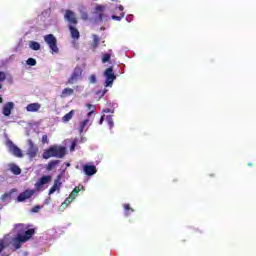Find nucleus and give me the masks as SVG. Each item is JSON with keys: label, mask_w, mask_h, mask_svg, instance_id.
I'll return each mask as SVG.
<instances>
[{"label": "nucleus", "mask_w": 256, "mask_h": 256, "mask_svg": "<svg viewBox=\"0 0 256 256\" xmlns=\"http://www.w3.org/2000/svg\"><path fill=\"white\" fill-rule=\"evenodd\" d=\"M42 143H43V145L49 143V138L47 137V134H44L42 136Z\"/></svg>", "instance_id": "obj_37"}, {"label": "nucleus", "mask_w": 256, "mask_h": 256, "mask_svg": "<svg viewBox=\"0 0 256 256\" xmlns=\"http://www.w3.org/2000/svg\"><path fill=\"white\" fill-rule=\"evenodd\" d=\"M93 113H95V110L90 111V112L88 113V117L91 116V115H93Z\"/></svg>", "instance_id": "obj_42"}, {"label": "nucleus", "mask_w": 256, "mask_h": 256, "mask_svg": "<svg viewBox=\"0 0 256 256\" xmlns=\"http://www.w3.org/2000/svg\"><path fill=\"white\" fill-rule=\"evenodd\" d=\"M35 195V190H25L24 192L20 193L17 197L18 203H23L26 199H31Z\"/></svg>", "instance_id": "obj_8"}, {"label": "nucleus", "mask_w": 256, "mask_h": 256, "mask_svg": "<svg viewBox=\"0 0 256 256\" xmlns=\"http://www.w3.org/2000/svg\"><path fill=\"white\" fill-rule=\"evenodd\" d=\"M75 94V90L73 88H64L60 94L61 99H65L67 97H71V95Z\"/></svg>", "instance_id": "obj_17"}, {"label": "nucleus", "mask_w": 256, "mask_h": 256, "mask_svg": "<svg viewBox=\"0 0 256 256\" xmlns=\"http://www.w3.org/2000/svg\"><path fill=\"white\" fill-rule=\"evenodd\" d=\"M105 93H106V91H103V92H102V96L105 95Z\"/></svg>", "instance_id": "obj_48"}, {"label": "nucleus", "mask_w": 256, "mask_h": 256, "mask_svg": "<svg viewBox=\"0 0 256 256\" xmlns=\"http://www.w3.org/2000/svg\"><path fill=\"white\" fill-rule=\"evenodd\" d=\"M6 145L8 147V151L14 155V157L22 158L23 157V151L13 143V141L8 140L6 142Z\"/></svg>", "instance_id": "obj_5"}, {"label": "nucleus", "mask_w": 256, "mask_h": 256, "mask_svg": "<svg viewBox=\"0 0 256 256\" xmlns=\"http://www.w3.org/2000/svg\"><path fill=\"white\" fill-rule=\"evenodd\" d=\"M105 113H111V110L110 109H106Z\"/></svg>", "instance_id": "obj_43"}, {"label": "nucleus", "mask_w": 256, "mask_h": 256, "mask_svg": "<svg viewBox=\"0 0 256 256\" xmlns=\"http://www.w3.org/2000/svg\"><path fill=\"white\" fill-rule=\"evenodd\" d=\"M99 36H97V35H94L93 36V43H92V47L94 48V49H97L98 47H99Z\"/></svg>", "instance_id": "obj_27"}, {"label": "nucleus", "mask_w": 256, "mask_h": 256, "mask_svg": "<svg viewBox=\"0 0 256 256\" xmlns=\"http://www.w3.org/2000/svg\"><path fill=\"white\" fill-rule=\"evenodd\" d=\"M14 107H15V104L13 102L6 103L2 109V113H3L4 117H9V115H11V111H13Z\"/></svg>", "instance_id": "obj_11"}, {"label": "nucleus", "mask_w": 256, "mask_h": 256, "mask_svg": "<svg viewBox=\"0 0 256 256\" xmlns=\"http://www.w3.org/2000/svg\"><path fill=\"white\" fill-rule=\"evenodd\" d=\"M87 125H89V119H85L84 121L80 122V126H79L80 135L83 134V131H85V127H87Z\"/></svg>", "instance_id": "obj_25"}, {"label": "nucleus", "mask_w": 256, "mask_h": 256, "mask_svg": "<svg viewBox=\"0 0 256 256\" xmlns=\"http://www.w3.org/2000/svg\"><path fill=\"white\" fill-rule=\"evenodd\" d=\"M18 227H23V224H18Z\"/></svg>", "instance_id": "obj_47"}, {"label": "nucleus", "mask_w": 256, "mask_h": 256, "mask_svg": "<svg viewBox=\"0 0 256 256\" xmlns=\"http://www.w3.org/2000/svg\"><path fill=\"white\" fill-rule=\"evenodd\" d=\"M41 206L37 205L31 209V213H39Z\"/></svg>", "instance_id": "obj_36"}, {"label": "nucleus", "mask_w": 256, "mask_h": 256, "mask_svg": "<svg viewBox=\"0 0 256 256\" xmlns=\"http://www.w3.org/2000/svg\"><path fill=\"white\" fill-rule=\"evenodd\" d=\"M39 109H41V104L39 103H30L26 106V111H28V113H37Z\"/></svg>", "instance_id": "obj_15"}, {"label": "nucleus", "mask_w": 256, "mask_h": 256, "mask_svg": "<svg viewBox=\"0 0 256 256\" xmlns=\"http://www.w3.org/2000/svg\"><path fill=\"white\" fill-rule=\"evenodd\" d=\"M35 233V228H30L25 232V235H21V238L23 239V241H29L31 239V237H33Z\"/></svg>", "instance_id": "obj_18"}, {"label": "nucleus", "mask_w": 256, "mask_h": 256, "mask_svg": "<svg viewBox=\"0 0 256 256\" xmlns=\"http://www.w3.org/2000/svg\"><path fill=\"white\" fill-rule=\"evenodd\" d=\"M106 121H107V123H108L110 129H113V127H114L113 115H108V116L106 117Z\"/></svg>", "instance_id": "obj_28"}, {"label": "nucleus", "mask_w": 256, "mask_h": 256, "mask_svg": "<svg viewBox=\"0 0 256 256\" xmlns=\"http://www.w3.org/2000/svg\"><path fill=\"white\" fill-rule=\"evenodd\" d=\"M68 29L70 31L72 39H79L81 37V34L79 33V30L77 29V26L68 25Z\"/></svg>", "instance_id": "obj_14"}, {"label": "nucleus", "mask_w": 256, "mask_h": 256, "mask_svg": "<svg viewBox=\"0 0 256 256\" xmlns=\"http://www.w3.org/2000/svg\"><path fill=\"white\" fill-rule=\"evenodd\" d=\"M75 147H77V142L73 141L71 146H70V151H75Z\"/></svg>", "instance_id": "obj_38"}, {"label": "nucleus", "mask_w": 256, "mask_h": 256, "mask_svg": "<svg viewBox=\"0 0 256 256\" xmlns=\"http://www.w3.org/2000/svg\"><path fill=\"white\" fill-rule=\"evenodd\" d=\"M110 60H111V54H109V53L103 54L102 63H108V61H110Z\"/></svg>", "instance_id": "obj_30"}, {"label": "nucleus", "mask_w": 256, "mask_h": 256, "mask_svg": "<svg viewBox=\"0 0 256 256\" xmlns=\"http://www.w3.org/2000/svg\"><path fill=\"white\" fill-rule=\"evenodd\" d=\"M7 248V243H5L4 239H0V253H3V250Z\"/></svg>", "instance_id": "obj_31"}, {"label": "nucleus", "mask_w": 256, "mask_h": 256, "mask_svg": "<svg viewBox=\"0 0 256 256\" xmlns=\"http://www.w3.org/2000/svg\"><path fill=\"white\" fill-rule=\"evenodd\" d=\"M10 195L8 193H5L1 196V199L5 201L6 199H9Z\"/></svg>", "instance_id": "obj_39"}, {"label": "nucleus", "mask_w": 256, "mask_h": 256, "mask_svg": "<svg viewBox=\"0 0 256 256\" xmlns=\"http://www.w3.org/2000/svg\"><path fill=\"white\" fill-rule=\"evenodd\" d=\"M118 9H119V11H121V13L118 16L112 15V19L114 21H121V19H123V17H125V12H123L125 8L123 7V5L118 6Z\"/></svg>", "instance_id": "obj_19"}, {"label": "nucleus", "mask_w": 256, "mask_h": 256, "mask_svg": "<svg viewBox=\"0 0 256 256\" xmlns=\"http://www.w3.org/2000/svg\"><path fill=\"white\" fill-rule=\"evenodd\" d=\"M0 103H3V97L0 96Z\"/></svg>", "instance_id": "obj_45"}, {"label": "nucleus", "mask_w": 256, "mask_h": 256, "mask_svg": "<svg viewBox=\"0 0 256 256\" xmlns=\"http://www.w3.org/2000/svg\"><path fill=\"white\" fill-rule=\"evenodd\" d=\"M104 76L106 77V87H111L113 85V81L117 79V76H115V72H113V67H109L105 70Z\"/></svg>", "instance_id": "obj_6"}, {"label": "nucleus", "mask_w": 256, "mask_h": 256, "mask_svg": "<svg viewBox=\"0 0 256 256\" xmlns=\"http://www.w3.org/2000/svg\"><path fill=\"white\" fill-rule=\"evenodd\" d=\"M105 121V117L102 116L99 120V125H103V122Z\"/></svg>", "instance_id": "obj_41"}, {"label": "nucleus", "mask_w": 256, "mask_h": 256, "mask_svg": "<svg viewBox=\"0 0 256 256\" xmlns=\"http://www.w3.org/2000/svg\"><path fill=\"white\" fill-rule=\"evenodd\" d=\"M26 155L29 156V159H35V157L39 155V147H37V145H35L31 139H28V149Z\"/></svg>", "instance_id": "obj_4"}, {"label": "nucleus", "mask_w": 256, "mask_h": 256, "mask_svg": "<svg viewBox=\"0 0 256 256\" xmlns=\"http://www.w3.org/2000/svg\"><path fill=\"white\" fill-rule=\"evenodd\" d=\"M49 181H51V176L47 175V176H42L36 183H35V189L36 191H41V187H43V185H47V183H49Z\"/></svg>", "instance_id": "obj_9"}, {"label": "nucleus", "mask_w": 256, "mask_h": 256, "mask_svg": "<svg viewBox=\"0 0 256 256\" xmlns=\"http://www.w3.org/2000/svg\"><path fill=\"white\" fill-rule=\"evenodd\" d=\"M60 207H61L62 210H65L69 206L65 202H63Z\"/></svg>", "instance_id": "obj_40"}, {"label": "nucleus", "mask_w": 256, "mask_h": 256, "mask_svg": "<svg viewBox=\"0 0 256 256\" xmlns=\"http://www.w3.org/2000/svg\"><path fill=\"white\" fill-rule=\"evenodd\" d=\"M64 19L68 21V25L77 26V23H79L77 16H75V13L72 10H66Z\"/></svg>", "instance_id": "obj_7"}, {"label": "nucleus", "mask_w": 256, "mask_h": 256, "mask_svg": "<svg viewBox=\"0 0 256 256\" xmlns=\"http://www.w3.org/2000/svg\"><path fill=\"white\" fill-rule=\"evenodd\" d=\"M7 79V74L3 71H0V83H3Z\"/></svg>", "instance_id": "obj_33"}, {"label": "nucleus", "mask_w": 256, "mask_h": 256, "mask_svg": "<svg viewBox=\"0 0 256 256\" xmlns=\"http://www.w3.org/2000/svg\"><path fill=\"white\" fill-rule=\"evenodd\" d=\"M67 155V148L65 146L52 145L48 149L44 150L43 159H51L56 157L57 159H63Z\"/></svg>", "instance_id": "obj_1"}, {"label": "nucleus", "mask_w": 256, "mask_h": 256, "mask_svg": "<svg viewBox=\"0 0 256 256\" xmlns=\"http://www.w3.org/2000/svg\"><path fill=\"white\" fill-rule=\"evenodd\" d=\"M83 189L82 185L76 186L72 192L70 193V196L72 199H76L77 195H79V192Z\"/></svg>", "instance_id": "obj_23"}, {"label": "nucleus", "mask_w": 256, "mask_h": 256, "mask_svg": "<svg viewBox=\"0 0 256 256\" xmlns=\"http://www.w3.org/2000/svg\"><path fill=\"white\" fill-rule=\"evenodd\" d=\"M75 115V110H71L70 112H68L67 114H65L62 117V121L63 123H69V121H71V119H73V116Z\"/></svg>", "instance_id": "obj_21"}, {"label": "nucleus", "mask_w": 256, "mask_h": 256, "mask_svg": "<svg viewBox=\"0 0 256 256\" xmlns=\"http://www.w3.org/2000/svg\"><path fill=\"white\" fill-rule=\"evenodd\" d=\"M59 163H61V160L50 161L46 166L47 171H53V169H55V167H57V165H59Z\"/></svg>", "instance_id": "obj_22"}, {"label": "nucleus", "mask_w": 256, "mask_h": 256, "mask_svg": "<svg viewBox=\"0 0 256 256\" xmlns=\"http://www.w3.org/2000/svg\"><path fill=\"white\" fill-rule=\"evenodd\" d=\"M26 63L30 67H35V65H37V60H35V58H28Z\"/></svg>", "instance_id": "obj_29"}, {"label": "nucleus", "mask_w": 256, "mask_h": 256, "mask_svg": "<svg viewBox=\"0 0 256 256\" xmlns=\"http://www.w3.org/2000/svg\"><path fill=\"white\" fill-rule=\"evenodd\" d=\"M44 41L51 50L52 55L59 53V47L57 46V38L53 34H48L44 36Z\"/></svg>", "instance_id": "obj_2"}, {"label": "nucleus", "mask_w": 256, "mask_h": 256, "mask_svg": "<svg viewBox=\"0 0 256 256\" xmlns=\"http://www.w3.org/2000/svg\"><path fill=\"white\" fill-rule=\"evenodd\" d=\"M105 12V6L103 5H96L95 7V13L98 15V18L96 19V21H103V17H105V14H103Z\"/></svg>", "instance_id": "obj_13"}, {"label": "nucleus", "mask_w": 256, "mask_h": 256, "mask_svg": "<svg viewBox=\"0 0 256 256\" xmlns=\"http://www.w3.org/2000/svg\"><path fill=\"white\" fill-rule=\"evenodd\" d=\"M23 243H27L23 238L21 237V234H19L16 238L13 239V246L15 249H21V245Z\"/></svg>", "instance_id": "obj_16"}, {"label": "nucleus", "mask_w": 256, "mask_h": 256, "mask_svg": "<svg viewBox=\"0 0 256 256\" xmlns=\"http://www.w3.org/2000/svg\"><path fill=\"white\" fill-rule=\"evenodd\" d=\"M73 201H75V199L69 196L68 198L65 199L64 203L69 206L71 205V203H73Z\"/></svg>", "instance_id": "obj_34"}, {"label": "nucleus", "mask_w": 256, "mask_h": 256, "mask_svg": "<svg viewBox=\"0 0 256 256\" xmlns=\"http://www.w3.org/2000/svg\"><path fill=\"white\" fill-rule=\"evenodd\" d=\"M81 77H83V69L79 66H76L67 81V85H75V83H77Z\"/></svg>", "instance_id": "obj_3"}, {"label": "nucleus", "mask_w": 256, "mask_h": 256, "mask_svg": "<svg viewBox=\"0 0 256 256\" xmlns=\"http://www.w3.org/2000/svg\"><path fill=\"white\" fill-rule=\"evenodd\" d=\"M66 165H67V167H70L71 164H70V163H67Z\"/></svg>", "instance_id": "obj_49"}, {"label": "nucleus", "mask_w": 256, "mask_h": 256, "mask_svg": "<svg viewBox=\"0 0 256 256\" xmlns=\"http://www.w3.org/2000/svg\"><path fill=\"white\" fill-rule=\"evenodd\" d=\"M29 47L33 51H39V49H41V44H39V42H36V41H31L29 44Z\"/></svg>", "instance_id": "obj_24"}, {"label": "nucleus", "mask_w": 256, "mask_h": 256, "mask_svg": "<svg viewBox=\"0 0 256 256\" xmlns=\"http://www.w3.org/2000/svg\"><path fill=\"white\" fill-rule=\"evenodd\" d=\"M9 170L13 175H21V168L16 164H9Z\"/></svg>", "instance_id": "obj_20"}, {"label": "nucleus", "mask_w": 256, "mask_h": 256, "mask_svg": "<svg viewBox=\"0 0 256 256\" xmlns=\"http://www.w3.org/2000/svg\"><path fill=\"white\" fill-rule=\"evenodd\" d=\"M83 170L85 175L88 177H91L97 173V167H95V165H84Z\"/></svg>", "instance_id": "obj_12"}, {"label": "nucleus", "mask_w": 256, "mask_h": 256, "mask_svg": "<svg viewBox=\"0 0 256 256\" xmlns=\"http://www.w3.org/2000/svg\"><path fill=\"white\" fill-rule=\"evenodd\" d=\"M61 189V175H58L57 178L54 180L53 186L49 190V195H53L55 191H60Z\"/></svg>", "instance_id": "obj_10"}, {"label": "nucleus", "mask_w": 256, "mask_h": 256, "mask_svg": "<svg viewBox=\"0 0 256 256\" xmlns=\"http://www.w3.org/2000/svg\"><path fill=\"white\" fill-rule=\"evenodd\" d=\"M124 210H125V215H126V217H129V215H131V213H133V211H135V210H133V208H131V205H129V204H124Z\"/></svg>", "instance_id": "obj_26"}, {"label": "nucleus", "mask_w": 256, "mask_h": 256, "mask_svg": "<svg viewBox=\"0 0 256 256\" xmlns=\"http://www.w3.org/2000/svg\"><path fill=\"white\" fill-rule=\"evenodd\" d=\"M248 166L249 167H253V163H248Z\"/></svg>", "instance_id": "obj_46"}, {"label": "nucleus", "mask_w": 256, "mask_h": 256, "mask_svg": "<svg viewBox=\"0 0 256 256\" xmlns=\"http://www.w3.org/2000/svg\"><path fill=\"white\" fill-rule=\"evenodd\" d=\"M89 81H90V83H92V84L97 83V76H95V74H92V75L89 77Z\"/></svg>", "instance_id": "obj_35"}, {"label": "nucleus", "mask_w": 256, "mask_h": 256, "mask_svg": "<svg viewBox=\"0 0 256 256\" xmlns=\"http://www.w3.org/2000/svg\"><path fill=\"white\" fill-rule=\"evenodd\" d=\"M80 15H81V19L83 21H87L89 19V14H87V12H85V11H81Z\"/></svg>", "instance_id": "obj_32"}, {"label": "nucleus", "mask_w": 256, "mask_h": 256, "mask_svg": "<svg viewBox=\"0 0 256 256\" xmlns=\"http://www.w3.org/2000/svg\"><path fill=\"white\" fill-rule=\"evenodd\" d=\"M91 107H93L95 109V107L91 104L88 105V108L91 109Z\"/></svg>", "instance_id": "obj_44"}, {"label": "nucleus", "mask_w": 256, "mask_h": 256, "mask_svg": "<svg viewBox=\"0 0 256 256\" xmlns=\"http://www.w3.org/2000/svg\"><path fill=\"white\" fill-rule=\"evenodd\" d=\"M111 1H116V2H117V1H119V0H111Z\"/></svg>", "instance_id": "obj_50"}]
</instances>
